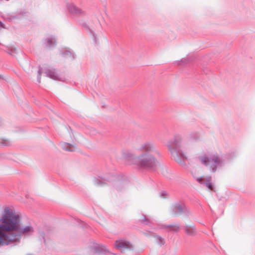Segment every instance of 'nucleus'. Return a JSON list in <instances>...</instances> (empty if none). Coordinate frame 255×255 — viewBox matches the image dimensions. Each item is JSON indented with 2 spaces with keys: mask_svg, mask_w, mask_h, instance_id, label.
Returning a JSON list of instances; mask_svg holds the SVG:
<instances>
[{
  "mask_svg": "<svg viewBox=\"0 0 255 255\" xmlns=\"http://www.w3.org/2000/svg\"><path fill=\"white\" fill-rule=\"evenodd\" d=\"M183 142V136L180 134H176L166 143L172 157L177 162L181 164L184 163L185 159V155L181 149Z\"/></svg>",
  "mask_w": 255,
  "mask_h": 255,
  "instance_id": "3",
  "label": "nucleus"
},
{
  "mask_svg": "<svg viewBox=\"0 0 255 255\" xmlns=\"http://www.w3.org/2000/svg\"><path fill=\"white\" fill-rule=\"evenodd\" d=\"M212 177L210 176L197 177L196 181L201 184L206 185L210 190H213V186L211 183Z\"/></svg>",
  "mask_w": 255,
  "mask_h": 255,
  "instance_id": "7",
  "label": "nucleus"
},
{
  "mask_svg": "<svg viewBox=\"0 0 255 255\" xmlns=\"http://www.w3.org/2000/svg\"><path fill=\"white\" fill-rule=\"evenodd\" d=\"M191 61L188 58H183L179 61H177L176 63L178 65H184L189 63Z\"/></svg>",
  "mask_w": 255,
  "mask_h": 255,
  "instance_id": "20",
  "label": "nucleus"
},
{
  "mask_svg": "<svg viewBox=\"0 0 255 255\" xmlns=\"http://www.w3.org/2000/svg\"><path fill=\"white\" fill-rule=\"evenodd\" d=\"M117 249L122 252L125 251L126 250L132 249V245L128 241L121 240L117 241L115 243Z\"/></svg>",
  "mask_w": 255,
  "mask_h": 255,
  "instance_id": "6",
  "label": "nucleus"
},
{
  "mask_svg": "<svg viewBox=\"0 0 255 255\" xmlns=\"http://www.w3.org/2000/svg\"><path fill=\"white\" fill-rule=\"evenodd\" d=\"M156 240L157 243L160 245H163L164 244V239L161 238L160 236H156Z\"/></svg>",
  "mask_w": 255,
  "mask_h": 255,
  "instance_id": "22",
  "label": "nucleus"
},
{
  "mask_svg": "<svg viewBox=\"0 0 255 255\" xmlns=\"http://www.w3.org/2000/svg\"><path fill=\"white\" fill-rule=\"evenodd\" d=\"M95 250L96 252L99 253L102 251H106V247L102 245H97L95 247Z\"/></svg>",
  "mask_w": 255,
  "mask_h": 255,
  "instance_id": "21",
  "label": "nucleus"
},
{
  "mask_svg": "<svg viewBox=\"0 0 255 255\" xmlns=\"http://www.w3.org/2000/svg\"><path fill=\"white\" fill-rule=\"evenodd\" d=\"M11 144V142L6 139H0V145L2 146H8Z\"/></svg>",
  "mask_w": 255,
  "mask_h": 255,
  "instance_id": "18",
  "label": "nucleus"
},
{
  "mask_svg": "<svg viewBox=\"0 0 255 255\" xmlns=\"http://www.w3.org/2000/svg\"><path fill=\"white\" fill-rule=\"evenodd\" d=\"M4 51L8 53L9 55H12L13 54L16 53V49L13 46H6V49H5Z\"/></svg>",
  "mask_w": 255,
  "mask_h": 255,
  "instance_id": "15",
  "label": "nucleus"
},
{
  "mask_svg": "<svg viewBox=\"0 0 255 255\" xmlns=\"http://www.w3.org/2000/svg\"><path fill=\"white\" fill-rule=\"evenodd\" d=\"M42 73L45 74L47 77L53 80H62L55 69L50 67H39L37 76V81L38 83H40V75Z\"/></svg>",
  "mask_w": 255,
  "mask_h": 255,
  "instance_id": "5",
  "label": "nucleus"
},
{
  "mask_svg": "<svg viewBox=\"0 0 255 255\" xmlns=\"http://www.w3.org/2000/svg\"><path fill=\"white\" fill-rule=\"evenodd\" d=\"M186 209V207L184 204L177 203L173 206L172 211L175 215L181 214L185 212Z\"/></svg>",
  "mask_w": 255,
  "mask_h": 255,
  "instance_id": "8",
  "label": "nucleus"
},
{
  "mask_svg": "<svg viewBox=\"0 0 255 255\" xmlns=\"http://www.w3.org/2000/svg\"><path fill=\"white\" fill-rule=\"evenodd\" d=\"M62 147L63 149L68 151H73L75 150V147L69 143H63L61 144Z\"/></svg>",
  "mask_w": 255,
  "mask_h": 255,
  "instance_id": "13",
  "label": "nucleus"
},
{
  "mask_svg": "<svg viewBox=\"0 0 255 255\" xmlns=\"http://www.w3.org/2000/svg\"><path fill=\"white\" fill-rule=\"evenodd\" d=\"M67 7L69 12L73 14L77 15L82 13V10L73 4H68Z\"/></svg>",
  "mask_w": 255,
  "mask_h": 255,
  "instance_id": "9",
  "label": "nucleus"
},
{
  "mask_svg": "<svg viewBox=\"0 0 255 255\" xmlns=\"http://www.w3.org/2000/svg\"><path fill=\"white\" fill-rule=\"evenodd\" d=\"M61 54L65 58H70L72 60L74 58V53L69 50L66 49L64 52H61Z\"/></svg>",
  "mask_w": 255,
  "mask_h": 255,
  "instance_id": "12",
  "label": "nucleus"
},
{
  "mask_svg": "<svg viewBox=\"0 0 255 255\" xmlns=\"http://www.w3.org/2000/svg\"><path fill=\"white\" fill-rule=\"evenodd\" d=\"M201 163L208 167L210 172L214 173L217 169L224 164L223 158L217 153H208L203 154L198 157Z\"/></svg>",
  "mask_w": 255,
  "mask_h": 255,
  "instance_id": "4",
  "label": "nucleus"
},
{
  "mask_svg": "<svg viewBox=\"0 0 255 255\" xmlns=\"http://www.w3.org/2000/svg\"><path fill=\"white\" fill-rule=\"evenodd\" d=\"M2 26V23L0 21V27Z\"/></svg>",
  "mask_w": 255,
  "mask_h": 255,
  "instance_id": "24",
  "label": "nucleus"
},
{
  "mask_svg": "<svg viewBox=\"0 0 255 255\" xmlns=\"http://www.w3.org/2000/svg\"><path fill=\"white\" fill-rule=\"evenodd\" d=\"M142 223L150 225L151 224H152V222L147 217H146L145 216H142V219L140 220Z\"/></svg>",
  "mask_w": 255,
  "mask_h": 255,
  "instance_id": "16",
  "label": "nucleus"
},
{
  "mask_svg": "<svg viewBox=\"0 0 255 255\" xmlns=\"http://www.w3.org/2000/svg\"><path fill=\"white\" fill-rule=\"evenodd\" d=\"M20 216L12 208H4L0 222V245L5 246L19 242L21 237L32 235L34 232L31 225L19 228Z\"/></svg>",
  "mask_w": 255,
  "mask_h": 255,
  "instance_id": "1",
  "label": "nucleus"
},
{
  "mask_svg": "<svg viewBox=\"0 0 255 255\" xmlns=\"http://www.w3.org/2000/svg\"><path fill=\"white\" fill-rule=\"evenodd\" d=\"M1 78V76H0V79Z\"/></svg>",
  "mask_w": 255,
  "mask_h": 255,
  "instance_id": "26",
  "label": "nucleus"
},
{
  "mask_svg": "<svg viewBox=\"0 0 255 255\" xmlns=\"http://www.w3.org/2000/svg\"><path fill=\"white\" fill-rule=\"evenodd\" d=\"M159 195L163 198H166L167 197L168 193L165 191H163L159 193Z\"/></svg>",
  "mask_w": 255,
  "mask_h": 255,
  "instance_id": "23",
  "label": "nucleus"
},
{
  "mask_svg": "<svg viewBox=\"0 0 255 255\" xmlns=\"http://www.w3.org/2000/svg\"><path fill=\"white\" fill-rule=\"evenodd\" d=\"M94 39H95V42H96V37H94Z\"/></svg>",
  "mask_w": 255,
  "mask_h": 255,
  "instance_id": "25",
  "label": "nucleus"
},
{
  "mask_svg": "<svg viewBox=\"0 0 255 255\" xmlns=\"http://www.w3.org/2000/svg\"><path fill=\"white\" fill-rule=\"evenodd\" d=\"M102 179V180H100L97 178H94L93 179V182L95 185H102V184L104 183V181L108 180L107 179H106L105 178H103Z\"/></svg>",
  "mask_w": 255,
  "mask_h": 255,
  "instance_id": "19",
  "label": "nucleus"
},
{
  "mask_svg": "<svg viewBox=\"0 0 255 255\" xmlns=\"http://www.w3.org/2000/svg\"><path fill=\"white\" fill-rule=\"evenodd\" d=\"M200 134L198 132H193L190 134V138L193 140H197L200 138Z\"/></svg>",
  "mask_w": 255,
  "mask_h": 255,
  "instance_id": "17",
  "label": "nucleus"
},
{
  "mask_svg": "<svg viewBox=\"0 0 255 255\" xmlns=\"http://www.w3.org/2000/svg\"><path fill=\"white\" fill-rule=\"evenodd\" d=\"M165 228H168L169 229L170 231L177 232L180 230V226L178 225H170L168 226H165Z\"/></svg>",
  "mask_w": 255,
  "mask_h": 255,
  "instance_id": "14",
  "label": "nucleus"
},
{
  "mask_svg": "<svg viewBox=\"0 0 255 255\" xmlns=\"http://www.w3.org/2000/svg\"><path fill=\"white\" fill-rule=\"evenodd\" d=\"M136 150L142 153L136 156L130 151L123 153L124 157L129 161L130 164H135L146 169H151L158 163L157 160L153 154H158L155 144L151 141H146L142 143Z\"/></svg>",
  "mask_w": 255,
  "mask_h": 255,
  "instance_id": "2",
  "label": "nucleus"
},
{
  "mask_svg": "<svg viewBox=\"0 0 255 255\" xmlns=\"http://www.w3.org/2000/svg\"><path fill=\"white\" fill-rule=\"evenodd\" d=\"M185 232L186 234L189 236H194L196 233V229L194 226H185Z\"/></svg>",
  "mask_w": 255,
  "mask_h": 255,
  "instance_id": "10",
  "label": "nucleus"
},
{
  "mask_svg": "<svg viewBox=\"0 0 255 255\" xmlns=\"http://www.w3.org/2000/svg\"><path fill=\"white\" fill-rule=\"evenodd\" d=\"M45 42L46 43V46L49 48L52 47L56 44L55 38L52 36L47 37L45 39Z\"/></svg>",
  "mask_w": 255,
  "mask_h": 255,
  "instance_id": "11",
  "label": "nucleus"
}]
</instances>
